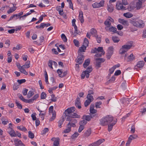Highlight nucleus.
Wrapping results in <instances>:
<instances>
[{
    "label": "nucleus",
    "instance_id": "58836bf2",
    "mask_svg": "<svg viewBox=\"0 0 146 146\" xmlns=\"http://www.w3.org/2000/svg\"><path fill=\"white\" fill-rule=\"evenodd\" d=\"M56 112L55 111H54V112L53 113H52V117L50 119V121H53L55 118L56 117Z\"/></svg>",
    "mask_w": 146,
    "mask_h": 146
},
{
    "label": "nucleus",
    "instance_id": "6ab92c4d",
    "mask_svg": "<svg viewBox=\"0 0 146 146\" xmlns=\"http://www.w3.org/2000/svg\"><path fill=\"white\" fill-rule=\"evenodd\" d=\"M106 119L107 120V123L108 124L110 123L113 120V117L110 116L109 115H108L105 117Z\"/></svg>",
    "mask_w": 146,
    "mask_h": 146
},
{
    "label": "nucleus",
    "instance_id": "20e7f679",
    "mask_svg": "<svg viewBox=\"0 0 146 146\" xmlns=\"http://www.w3.org/2000/svg\"><path fill=\"white\" fill-rule=\"evenodd\" d=\"M66 120L69 121L67 124V126H70L73 127H75L76 126L75 124L77 122L76 119L71 117H67Z\"/></svg>",
    "mask_w": 146,
    "mask_h": 146
},
{
    "label": "nucleus",
    "instance_id": "338daca9",
    "mask_svg": "<svg viewBox=\"0 0 146 146\" xmlns=\"http://www.w3.org/2000/svg\"><path fill=\"white\" fill-rule=\"evenodd\" d=\"M57 72L59 76L60 77V76H61L62 74L63 73V72L62 70L60 69H58L57 70Z\"/></svg>",
    "mask_w": 146,
    "mask_h": 146
},
{
    "label": "nucleus",
    "instance_id": "a211bd4d",
    "mask_svg": "<svg viewBox=\"0 0 146 146\" xmlns=\"http://www.w3.org/2000/svg\"><path fill=\"white\" fill-rule=\"evenodd\" d=\"M83 15V14L82 11H80L79 12V19L82 23H83L84 22Z\"/></svg>",
    "mask_w": 146,
    "mask_h": 146
},
{
    "label": "nucleus",
    "instance_id": "c85d7f7f",
    "mask_svg": "<svg viewBox=\"0 0 146 146\" xmlns=\"http://www.w3.org/2000/svg\"><path fill=\"white\" fill-rule=\"evenodd\" d=\"M17 9V7L15 6H13L12 7H11L10 9L8 11L7 13L9 14H10L14 11H15Z\"/></svg>",
    "mask_w": 146,
    "mask_h": 146
},
{
    "label": "nucleus",
    "instance_id": "6e6552de",
    "mask_svg": "<svg viewBox=\"0 0 146 146\" xmlns=\"http://www.w3.org/2000/svg\"><path fill=\"white\" fill-rule=\"evenodd\" d=\"M108 52L106 53L107 58L109 59L112 56L113 52V46L109 47L108 50Z\"/></svg>",
    "mask_w": 146,
    "mask_h": 146
},
{
    "label": "nucleus",
    "instance_id": "79ce46f5",
    "mask_svg": "<svg viewBox=\"0 0 146 146\" xmlns=\"http://www.w3.org/2000/svg\"><path fill=\"white\" fill-rule=\"evenodd\" d=\"M87 98L88 100L91 101V102L94 100L93 96L91 94H88L87 96Z\"/></svg>",
    "mask_w": 146,
    "mask_h": 146
},
{
    "label": "nucleus",
    "instance_id": "bf43d9fd",
    "mask_svg": "<svg viewBox=\"0 0 146 146\" xmlns=\"http://www.w3.org/2000/svg\"><path fill=\"white\" fill-rule=\"evenodd\" d=\"M73 42L74 44L75 45L79 47V41L77 40L74 39L73 40Z\"/></svg>",
    "mask_w": 146,
    "mask_h": 146
},
{
    "label": "nucleus",
    "instance_id": "c03bdc74",
    "mask_svg": "<svg viewBox=\"0 0 146 146\" xmlns=\"http://www.w3.org/2000/svg\"><path fill=\"white\" fill-rule=\"evenodd\" d=\"M46 95L45 93L42 92L40 95V98L41 99H44L46 98Z\"/></svg>",
    "mask_w": 146,
    "mask_h": 146
},
{
    "label": "nucleus",
    "instance_id": "a19ab883",
    "mask_svg": "<svg viewBox=\"0 0 146 146\" xmlns=\"http://www.w3.org/2000/svg\"><path fill=\"white\" fill-rule=\"evenodd\" d=\"M97 52H103L104 54L105 53L104 51L103 50V48L102 47H99L97 48Z\"/></svg>",
    "mask_w": 146,
    "mask_h": 146
},
{
    "label": "nucleus",
    "instance_id": "0eeeda50",
    "mask_svg": "<svg viewBox=\"0 0 146 146\" xmlns=\"http://www.w3.org/2000/svg\"><path fill=\"white\" fill-rule=\"evenodd\" d=\"M96 64H95L96 68L98 69L101 67V64L102 63L104 62L105 60L102 58H96Z\"/></svg>",
    "mask_w": 146,
    "mask_h": 146
},
{
    "label": "nucleus",
    "instance_id": "ddd939ff",
    "mask_svg": "<svg viewBox=\"0 0 146 146\" xmlns=\"http://www.w3.org/2000/svg\"><path fill=\"white\" fill-rule=\"evenodd\" d=\"M14 141L15 146H20V145L25 146V145L22 143L21 141L19 140V139H15Z\"/></svg>",
    "mask_w": 146,
    "mask_h": 146
},
{
    "label": "nucleus",
    "instance_id": "5fc2aeb1",
    "mask_svg": "<svg viewBox=\"0 0 146 146\" xmlns=\"http://www.w3.org/2000/svg\"><path fill=\"white\" fill-rule=\"evenodd\" d=\"M53 61L51 60H49L48 63V66L52 69H53L52 65L53 64Z\"/></svg>",
    "mask_w": 146,
    "mask_h": 146
},
{
    "label": "nucleus",
    "instance_id": "774afa93",
    "mask_svg": "<svg viewBox=\"0 0 146 146\" xmlns=\"http://www.w3.org/2000/svg\"><path fill=\"white\" fill-rule=\"evenodd\" d=\"M28 91V89L25 88L22 92L24 96H26L27 94V92Z\"/></svg>",
    "mask_w": 146,
    "mask_h": 146
},
{
    "label": "nucleus",
    "instance_id": "8fccbe9b",
    "mask_svg": "<svg viewBox=\"0 0 146 146\" xmlns=\"http://www.w3.org/2000/svg\"><path fill=\"white\" fill-rule=\"evenodd\" d=\"M15 103L17 104V107L20 109H22V106L21 104H20L19 102L17 101V100H16L15 101Z\"/></svg>",
    "mask_w": 146,
    "mask_h": 146
},
{
    "label": "nucleus",
    "instance_id": "4468645a",
    "mask_svg": "<svg viewBox=\"0 0 146 146\" xmlns=\"http://www.w3.org/2000/svg\"><path fill=\"white\" fill-rule=\"evenodd\" d=\"M75 105L78 109H80L81 108L80 99L78 97L77 98L75 101Z\"/></svg>",
    "mask_w": 146,
    "mask_h": 146
},
{
    "label": "nucleus",
    "instance_id": "864d4df0",
    "mask_svg": "<svg viewBox=\"0 0 146 146\" xmlns=\"http://www.w3.org/2000/svg\"><path fill=\"white\" fill-rule=\"evenodd\" d=\"M79 135V134L77 132H75L71 137V138L74 139L77 137Z\"/></svg>",
    "mask_w": 146,
    "mask_h": 146
},
{
    "label": "nucleus",
    "instance_id": "a18cd8bd",
    "mask_svg": "<svg viewBox=\"0 0 146 146\" xmlns=\"http://www.w3.org/2000/svg\"><path fill=\"white\" fill-rule=\"evenodd\" d=\"M64 120L65 119H64V118H62L61 119H60V120L59 121L58 123L59 124L58 127H59L60 128L61 127V125L63 124V122L64 121Z\"/></svg>",
    "mask_w": 146,
    "mask_h": 146
},
{
    "label": "nucleus",
    "instance_id": "72a5a7b5",
    "mask_svg": "<svg viewBox=\"0 0 146 146\" xmlns=\"http://www.w3.org/2000/svg\"><path fill=\"white\" fill-rule=\"evenodd\" d=\"M71 127L70 126H67L66 128L64 131V132L65 133H67L69 132L71 130Z\"/></svg>",
    "mask_w": 146,
    "mask_h": 146
},
{
    "label": "nucleus",
    "instance_id": "e2e57ef3",
    "mask_svg": "<svg viewBox=\"0 0 146 146\" xmlns=\"http://www.w3.org/2000/svg\"><path fill=\"white\" fill-rule=\"evenodd\" d=\"M95 37L96 38L97 41L98 43H100L101 42V38L100 36H98V35H97Z\"/></svg>",
    "mask_w": 146,
    "mask_h": 146
},
{
    "label": "nucleus",
    "instance_id": "f03ea898",
    "mask_svg": "<svg viewBox=\"0 0 146 146\" xmlns=\"http://www.w3.org/2000/svg\"><path fill=\"white\" fill-rule=\"evenodd\" d=\"M92 70V67L91 66H89L87 68L86 70L82 72L81 75V79H84L85 76H86V78H88L90 76L89 73L91 72Z\"/></svg>",
    "mask_w": 146,
    "mask_h": 146
},
{
    "label": "nucleus",
    "instance_id": "4be33fe9",
    "mask_svg": "<svg viewBox=\"0 0 146 146\" xmlns=\"http://www.w3.org/2000/svg\"><path fill=\"white\" fill-rule=\"evenodd\" d=\"M142 2L138 1L137 2L136 4V7L137 10L140 9L142 7Z\"/></svg>",
    "mask_w": 146,
    "mask_h": 146
},
{
    "label": "nucleus",
    "instance_id": "423d86ee",
    "mask_svg": "<svg viewBox=\"0 0 146 146\" xmlns=\"http://www.w3.org/2000/svg\"><path fill=\"white\" fill-rule=\"evenodd\" d=\"M104 0L101 1L100 3L96 2L93 4L92 6L93 8H99L101 7H103L104 6Z\"/></svg>",
    "mask_w": 146,
    "mask_h": 146
},
{
    "label": "nucleus",
    "instance_id": "3c124183",
    "mask_svg": "<svg viewBox=\"0 0 146 146\" xmlns=\"http://www.w3.org/2000/svg\"><path fill=\"white\" fill-rule=\"evenodd\" d=\"M91 102V101L86 100L84 103L85 106L86 107H87L90 104Z\"/></svg>",
    "mask_w": 146,
    "mask_h": 146
},
{
    "label": "nucleus",
    "instance_id": "2eb2a0df",
    "mask_svg": "<svg viewBox=\"0 0 146 146\" xmlns=\"http://www.w3.org/2000/svg\"><path fill=\"white\" fill-rule=\"evenodd\" d=\"M104 24L106 26V27H105V29L106 31H108V28L110 27L111 25V23L110 22V19H107L104 22Z\"/></svg>",
    "mask_w": 146,
    "mask_h": 146
},
{
    "label": "nucleus",
    "instance_id": "f257e3e1",
    "mask_svg": "<svg viewBox=\"0 0 146 146\" xmlns=\"http://www.w3.org/2000/svg\"><path fill=\"white\" fill-rule=\"evenodd\" d=\"M129 23L134 26L137 27H143L144 26V22L141 20H130Z\"/></svg>",
    "mask_w": 146,
    "mask_h": 146
},
{
    "label": "nucleus",
    "instance_id": "e433bc0d",
    "mask_svg": "<svg viewBox=\"0 0 146 146\" xmlns=\"http://www.w3.org/2000/svg\"><path fill=\"white\" fill-rule=\"evenodd\" d=\"M34 94V93L32 91H29L27 94V97L28 98H29L31 97Z\"/></svg>",
    "mask_w": 146,
    "mask_h": 146
},
{
    "label": "nucleus",
    "instance_id": "f3484780",
    "mask_svg": "<svg viewBox=\"0 0 146 146\" xmlns=\"http://www.w3.org/2000/svg\"><path fill=\"white\" fill-rule=\"evenodd\" d=\"M119 22L125 25L128 26L129 25V23L128 21L126 20L121 19H119Z\"/></svg>",
    "mask_w": 146,
    "mask_h": 146
},
{
    "label": "nucleus",
    "instance_id": "a878e982",
    "mask_svg": "<svg viewBox=\"0 0 146 146\" xmlns=\"http://www.w3.org/2000/svg\"><path fill=\"white\" fill-rule=\"evenodd\" d=\"M91 133V129L89 128L84 133V136L88 137L89 136Z\"/></svg>",
    "mask_w": 146,
    "mask_h": 146
},
{
    "label": "nucleus",
    "instance_id": "412c9836",
    "mask_svg": "<svg viewBox=\"0 0 146 146\" xmlns=\"http://www.w3.org/2000/svg\"><path fill=\"white\" fill-rule=\"evenodd\" d=\"M108 31L110 32H112L114 33L117 32L116 28L113 26L110 27H109L108 28V30L107 31Z\"/></svg>",
    "mask_w": 146,
    "mask_h": 146
},
{
    "label": "nucleus",
    "instance_id": "b1692460",
    "mask_svg": "<svg viewBox=\"0 0 146 146\" xmlns=\"http://www.w3.org/2000/svg\"><path fill=\"white\" fill-rule=\"evenodd\" d=\"M116 122L117 120L114 121V122L108 125V130L109 131H110L112 130L113 126L115 125Z\"/></svg>",
    "mask_w": 146,
    "mask_h": 146
},
{
    "label": "nucleus",
    "instance_id": "bb28decb",
    "mask_svg": "<svg viewBox=\"0 0 146 146\" xmlns=\"http://www.w3.org/2000/svg\"><path fill=\"white\" fill-rule=\"evenodd\" d=\"M90 60L89 59H87L85 61L84 63L83 64V66L85 68L88 66L90 63Z\"/></svg>",
    "mask_w": 146,
    "mask_h": 146
},
{
    "label": "nucleus",
    "instance_id": "dca6fc26",
    "mask_svg": "<svg viewBox=\"0 0 146 146\" xmlns=\"http://www.w3.org/2000/svg\"><path fill=\"white\" fill-rule=\"evenodd\" d=\"M107 120L106 119L105 117L102 118L100 120V124L102 126H105L108 125L107 123Z\"/></svg>",
    "mask_w": 146,
    "mask_h": 146
},
{
    "label": "nucleus",
    "instance_id": "de8ad7c7",
    "mask_svg": "<svg viewBox=\"0 0 146 146\" xmlns=\"http://www.w3.org/2000/svg\"><path fill=\"white\" fill-rule=\"evenodd\" d=\"M61 37L63 40L64 42H67V40L66 36L64 34H62L61 35Z\"/></svg>",
    "mask_w": 146,
    "mask_h": 146
},
{
    "label": "nucleus",
    "instance_id": "c9c22d12",
    "mask_svg": "<svg viewBox=\"0 0 146 146\" xmlns=\"http://www.w3.org/2000/svg\"><path fill=\"white\" fill-rule=\"evenodd\" d=\"M137 137V135L136 134H134L130 135V136L129 137V138L132 141V140L136 139Z\"/></svg>",
    "mask_w": 146,
    "mask_h": 146
},
{
    "label": "nucleus",
    "instance_id": "393cba45",
    "mask_svg": "<svg viewBox=\"0 0 146 146\" xmlns=\"http://www.w3.org/2000/svg\"><path fill=\"white\" fill-rule=\"evenodd\" d=\"M135 56H134L133 54H131L127 58V61L128 62L133 60L135 59Z\"/></svg>",
    "mask_w": 146,
    "mask_h": 146
},
{
    "label": "nucleus",
    "instance_id": "f704fd0d",
    "mask_svg": "<svg viewBox=\"0 0 146 146\" xmlns=\"http://www.w3.org/2000/svg\"><path fill=\"white\" fill-rule=\"evenodd\" d=\"M87 123V121L85 119H84L80 121L79 122V125H82L84 126Z\"/></svg>",
    "mask_w": 146,
    "mask_h": 146
},
{
    "label": "nucleus",
    "instance_id": "13d9d810",
    "mask_svg": "<svg viewBox=\"0 0 146 146\" xmlns=\"http://www.w3.org/2000/svg\"><path fill=\"white\" fill-rule=\"evenodd\" d=\"M108 10L110 12H112L113 10V7L112 6H110V7L108 6Z\"/></svg>",
    "mask_w": 146,
    "mask_h": 146
},
{
    "label": "nucleus",
    "instance_id": "4c0bfd02",
    "mask_svg": "<svg viewBox=\"0 0 146 146\" xmlns=\"http://www.w3.org/2000/svg\"><path fill=\"white\" fill-rule=\"evenodd\" d=\"M112 39L114 42H118L119 41V39L116 36H112Z\"/></svg>",
    "mask_w": 146,
    "mask_h": 146
},
{
    "label": "nucleus",
    "instance_id": "7c9ffc66",
    "mask_svg": "<svg viewBox=\"0 0 146 146\" xmlns=\"http://www.w3.org/2000/svg\"><path fill=\"white\" fill-rule=\"evenodd\" d=\"M9 134L12 137H15L17 135L14 131L12 129H10V131L9 132Z\"/></svg>",
    "mask_w": 146,
    "mask_h": 146
},
{
    "label": "nucleus",
    "instance_id": "6e6d98bb",
    "mask_svg": "<svg viewBox=\"0 0 146 146\" xmlns=\"http://www.w3.org/2000/svg\"><path fill=\"white\" fill-rule=\"evenodd\" d=\"M33 101H34L33 99H32V98L31 99H28V100L25 99L24 102H26V103H32L33 102Z\"/></svg>",
    "mask_w": 146,
    "mask_h": 146
},
{
    "label": "nucleus",
    "instance_id": "052dcab7",
    "mask_svg": "<svg viewBox=\"0 0 146 146\" xmlns=\"http://www.w3.org/2000/svg\"><path fill=\"white\" fill-rule=\"evenodd\" d=\"M26 80L25 79H22L21 80H17V82L20 84L24 83L26 82Z\"/></svg>",
    "mask_w": 146,
    "mask_h": 146
},
{
    "label": "nucleus",
    "instance_id": "473e14b6",
    "mask_svg": "<svg viewBox=\"0 0 146 146\" xmlns=\"http://www.w3.org/2000/svg\"><path fill=\"white\" fill-rule=\"evenodd\" d=\"M60 139L58 138H56V140L54 141L53 143V146H58L59 145Z\"/></svg>",
    "mask_w": 146,
    "mask_h": 146
},
{
    "label": "nucleus",
    "instance_id": "09e8293b",
    "mask_svg": "<svg viewBox=\"0 0 146 146\" xmlns=\"http://www.w3.org/2000/svg\"><path fill=\"white\" fill-rule=\"evenodd\" d=\"M102 102L101 101L96 102L95 104L96 108H100L101 107L100 106L102 104Z\"/></svg>",
    "mask_w": 146,
    "mask_h": 146
},
{
    "label": "nucleus",
    "instance_id": "9b49d317",
    "mask_svg": "<svg viewBox=\"0 0 146 146\" xmlns=\"http://www.w3.org/2000/svg\"><path fill=\"white\" fill-rule=\"evenodd\" d=\"M116 8L118 10H125V7L123 6V4L120 2H117L116 4Z\"/></svg>",
    "mask_w": 146,
    "mask_h": 146
},
{
    "label": "nucleus",
    "instance_id": "5701e85b",
    "mask_svg": "<svg viewBox=\"0 0 146 146\" xmlns=\"http://www.w3.org/2000/svg\"><path fill=\"white\" fill-rule=\"evenodd\" d=\"M132 42H130L131 45H124L122 46V48H124L125 50H127V51L129 49H130L131 47L132 46Z\"/></svg>",
    "mask_w": 146,
    "mask_h": 146
},
{
    "label": "nucleus",
    "instance_id": "37998d69",
    "mask_svg": "<svg viewBox=\"0 0 146 146\" xmlns=\"http://www.w3.org/2000/svg\"><path fill=\"white\" fill-rule=\"evenodd\" d=\"M26 64L23 65V68H29V64H30V62L29 61H27L26 63Z\"/></svg>",
    "mask_w": 146,
    "mask_h": 146
},
{
    "label": "nucleus",
    "instance_id": "1a4fd4ad",
    "mask_svg": "<svg viewBox=\"0 0 146 146\" xmlns=\"http://www.w3.org/2000/svg\"><path fill=\"white\" fill-rule=\"evenodd\" d=\"M75 108L74 107H72L65 110V112L66 116H67V115H70V114L73 113L75 111Z\"/></svg>",
    "mask_w": 146,
    "mask_h": 146
},
{
    "label": "nucleus",
    "instance_id": "ea45409f",
    "mask_svg": "<svg viewBox=\"0 0 146 146\" xmlns=\"http://www.w3.org/2000/svg\"><path fill=\"white\" fill-rule=\"evenodd\" d=\"M28 136L30 138L33 139L34 138V135L31 131H29L28 132Z\"/></svg>",
    "mask_w": 146,
    "mask_h": 146
},
{
    "label": "nucleus",
    "instance_id": "0e129e2a",
    "mask_svg": "<svg viewBox=\"0 0 146 146\" xmlns=\"http://www.w3.org/2000/svg\"><path fill=\"white\" fill-rule=\"evenodd\" d=\"M5 44H6V47H8L10 44V41L8 40H7L5 42Z\"/></svg>",
    "mask_w": 146,
    "mask_h": 146
},
{
    "label": "nucleus",
    "instance_id": "69168bd1",
    "mask_svg": "<svg viewBox=\"0 0 146 146\" xmlns=\"http://www.w3.org/2000/svg\"><path fill=\"white\" fill-rule=\"evenodd\" d=\"M84 126L82 125H80L78 130V131L79 133L81 132L82 130L84 129Z\"/></svg>",
    "mask_w": 146,
    "mask_h": 146
},
{
    "label": "nucleus",
    "instance_id": "cd10ccee",
    "mask_svg": "<svg viewBox=\"0 0 146 146\" xmlns=\"http://www.w3.org/2000/svg\"><path fill=\"white\" fill-rule=\"evenodd\" d=\"M90 33L94 37L98 35L97 31L94 28H92L91 29Z\"/></svg>",
    "mask_w": 146,
    "mask_h": 146
},
{
    "label": "nucleus",
    "instance_id": "c756f323",
    "mask_svg": "<svg viewBox=\"0 0 146 146\" xmlns=\"http://www.w3.org/2000/svg\"><path fill=\"white\" fill-rule=\"evenodd\" d=\"M83 117H85V120L88 121H89L92 118V114H90V115H84Z\"/></svg>",
    "mask_w": 146,
    "mask_h": 146
},
{
    "label": "nucleus",
    "instance_id": "7ed1b4c3",
    "mask_svg": "<svg viewBox=\"0 0 146 146\" xmlns=\"http://www.w3.org/2000/svg\"><path fill=\"white\" fill-rule=\"evenodd\" d=\"M82 52L80 51L79 50H78V56L75 60L76 62L80 64H82L84 60V56L82 53Z\"/></svg>",
    "mask_w": 146,
    "mask_h": 146
},
{
    "label": "nucleus",
    "instance_id": "9d476101",
    "mask_svg": "<svg viewBox=\"0 0 146 146\" xmlns=\"http://www.w3.org/2000/svg\"><path fill=\"white\" fill-rule=\"evenodd\" d=\"M104 141L105 140L104 139H99L96 142L90 144L89 146H98Z\"/></svg>",
    "mask_w": 146,
    "mask_h": 146
},
{
    "label": "nucleus",
    "instance_id": "49530a36",
    "mask_svg": "<svg viewBox=\"0 0 146 146\" xmlns=\"http://www.w3.org/2000/svg\"><path fill=\"white\" fill-rule=\"evenodd\" d=\"M127 51V50H125L124 48H123L122 47L119 50V53L120 54H122L125 53Z\"/></svg>",
    "mask_w": 146,
    "mask_h": 146
},
{
    "label": "nucleus",
    "instance_id": "4d7b16f0",
    "mask_svg": "<svg viewBox=\"0 0 146 146\" xmlns=\"http://www.w3.org/2000/svg\"><path fill=\"white\" fill-rule=\"evenodd\" d=\"M24 68H23V67L22 68L20 69L19 70L21 73H23L26 75H27L28 74V73L24 69Z\"/></svg>",
    "mask_w": 146,
    "mask_h": 146
},
{
    "label": "nucleus",
    "instance_id": "39448f33",
    "mask_svg": "<svg viewBox=\"0 0 146 146\" xmlns=\"http://www.w3.org/2000/svg\"><path fill=\"white\" fill-rule=\"evenodd\" d=\"M89 43V42L88 39L86 38H85L82 45L79 48V50H80V51L85 52L87 46H88Z\"/></svg>",
    "mask_w": 146,
    "mask_h": 146
},
{
    "label": "nucleus",
    "instance_id": "f8f14e48",
    "mask_svg": "<svg viewBox=\"0 0 146 146\" xmlns=\"http://www.w3.org/2000/svg\"><path fill=\"white\" fill-rule=\"evenodd\" d=\"M67 117H71V118H80V115H78L76 113H74V112L70 114V115H67Z\"/></svg>",
    "mask_w": 146,
    "mask_h": 146
},
{
    "label": "nucleus",
    "instance_id": "2f4dec72",
    "mask_svg": "<svg viewBox=\"0 0 146 146\" xmlns=\"http://www.w3.org/2000/svg\"><path fill=\"white\" fill-rule=\"evenodd\" d=\"M123 16L127 18H130L133 16V14L130 13H124L123 14Z\"/></svg>",
    "mask_w": 146,
    "mask_h": 146
},
{
    "label": "nucleus",
    "instance_id": "603ef678",
    "mask_svg": "<svg viewBox=\"0 0 146 146\" xmlns=\"http://www.w3.org/2000/svg\"><path fill=\"white\" fill-rule=\"evenodd\" d=\"M17 128L18 129L21 131H25L27 130V129L23 126H22L21 127H20V126H18L17 127Z\"/></svg>",
    "mask_w": 146,
    "mask_h": 146
},
{
    "label": "nucleus",
    "instance_id": "680f3d73",
    "mask_svg": "<svg viewBox=\"0 0 146 146\" xmlns=\"http://www.w3.org/2000/svg\"><path fill=\"white\" fill-rule=\"evenodd\" d=\"M115 69V66H113L110 69H109V71L110 74H112L114 71V70Z\"/></svg>",
    "mask_w": 146,
    "mask_h": 146
},
{
    "label": "nucleus",
    "instance_id": "aec40b11",
    "mask_svg": "<svg viewBox=\"0 0 146 146\" xmlns=\"http://www.w3.org/2000/svg\"><path fill=\"white\" fill-rule=\"evenodd\" d=\"M144 62L143 61H140L137 62L135 67L137 66L139 68H142L144 66Z\"/></svg>",
    "mask_w": 146,
    "mask_h": 146
}]
</instances>
